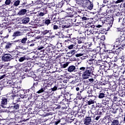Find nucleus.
I'll return each instance as SVG.
<instances>
[{
	"mask_svg": "<svg viewBox=\"0 0 125 125\" xmlns=\"http://www.w3.org/2000/svg\"><path fill=\"white\" fill-rule=\"evenodd\" d=\"M14 42L17 43L18 44V47H21V49H22L23 47L22 46V43L21 39H17L15 41H14Z\"/></svg>",
	"mask_w": 125,
	"mask_h": 125,
	"instance_id": "37998d69",
	"label": "nucleus"
},
{
	"mask_svg": "<svg viewBox=\"0 0 125 125\" xmlns=\"http://www.w3.org/2000/svg\"><path fill=\"white\" fill-rule=\"evenodd\" d=\"M114 48L112 50H109V52H108V57L110 59L113 58V57L114 56V55H116L115 53H114Z\"/></svg>",
	"mask_w": 125,
	"mask_h": 125,
	"instance_id": "e433bc0d",
	"label": "nucleus"
},
{
	"mask_svg": "<svg viewBox=\"0 0 125 125\" xmlns=\"http://www.w3.org/2000/svg\"><path fill=\"white\" fill-rule=\"evenodd\" d=\"M68 71L69 72H76V68L75 65H70L67 68Z\"/></svg>",
	"mask_w": 125,
	"mask_h": 125,
	"instance_id": "f704fd0d",
	"label": "nucleus"
},
{
	"mask_svg": "<svg viewBox=\"0 0 125 125\" xmlns=\"http://www.w3.org/2000/svg\"><path fill=\"white\" fill-rule=\"evenodd\" d=\"M107 66H109L110 69H115L118 68V65L116 64L115 62H108Z\"/></svg>",
	"mask_w": 125,
	"mask_h": 125,
	"instance_id": "412c9836",
	"label": "nucleus"
},
{
	"mask_svg": "<svg viewBox=\"0 0 125 125\" xmlns=\"http://www.w3.org/2000/svg\"><path fill=\"white\" fill-rule=\"evenodd\" d=\"M11 79L12 80H16L18 78V76H17V73L15 74V72H13L11 73Z\"/></svg>",
	"mask_w": 125,
	"mask_h": 125,
	"instance_id": "4d7b16f0",
	"label": "nucleus"
},
{
	"mask_svg": "<svg viewBox=\"0 0 125 125\" xmlns=\"http://www.w3.org/2000/svg\"><path fill=\"white\" fill-rule=\"evenodd\" d=\"M104 111V110L103 109L102 110L101 109H98L95 112V114L98 115V116H100L101 117V115H102L103 112Z\"/></svg>",
	"mask_w": 125,
	"mask_h": 125,
	"instance_id": "bf43d9fd",
	"label": "nucleus"
},
{
	"mask_svg": "<svg viewBox=\"0 0 125 125\" xmlns=\"http://www.w3.org/2000/svg\"><path fill=\"white\" fill-rule=\"evenodd\" d=\"M115 17H118L119 19V22H120L122 21L124 17H125V15L123 14L121 12H116L115 13Z\"/></svg>",
	"mask_w": 125,
	"mask_h": 125,
	"instance_id": "393cba45",
	"label": "nucleus"
},
{
	"mask_svg": "<svg viewBox=\"0 0 125 125\" xmlns=\"http://www.w3.org/2000/svg\"><path fill=\"white\" fill-rule=\"evenodd\" d=\"M84 34H87V36H90L93 34V32L90 28H87L85 30Z\"/></svg>",
	"mask_w": 125,
	"mask_h": 125,
	"instance_id": "79ce46f5",
	"label": "nucleus"
},
{
	"mask_svg": "<svg viewBox=\"0 0 125 125\" xmlns=\"http://www.w3.org/2000/svg\"><path fill=\"white\" fill-rule=\"evenodd\" d=\"M16 115L14 113L11 112L9 114V117L11 119H15Z\"/></svg>",
	"mask_w": 125,
	"mask_h": 125,
	"instance_id": "e2e57ef3",
	"label": "nucleus"
},
{
	"mask_svg": "<svg viewBox=\"0 0 125 125\" xmlns=\"http://www.w3.org/2000/svg\"><path fill=\"white\" fill-rule=\"evenodd\" d=\"M113 76H114V79H115V80L117 79V82L119 81L118 80V79L119 78L120 76V74L119 73H118V72H115V73H114V74H113Z\"/></svg>",
	"mask_w": 125,
	"mask_h": 125,
	"instance_id": "0e129e2a",
	"label": "nucleus"
},
{
	"mask_svg": "<svg viewBox=\"0 0 125 125\" xmlns=\"http://www.w3.org/2000/svg\"><path fill=\"white\" fill-rule=\"evenodd\" d=\"M52 19V17L51 18L49 17L46 18L43 20L44 23L45 24V25L46 26H48L50 24L52 23V22H51Z\"/></svg>",
	"mask_w": 125,
	"mask_h": 125,
	"instance_id": "a878e982",
	"label": "nucleus"
},
{
	"mask_svg": "<svg viewBox=\"0 0 125 125\" xmlns=\"http://www.w3.org/2000/svg\"><path fill=\"white\" fill-rule=\"evenodd\" d=\"M92 51L89 49L83 50L82 52L83 56L85 58H88L90 56V54L92 53Z\"/></svg>",
	"mask_w": 125,
	"mask_h": 125,
	"instance_id": "6ab92c4d",
	"label": "nucleus"
},
{
	"mask_svg": "<svg viewBox=\"0 0 125 125\" xmlns=\"http://www.w3.org/2000/svg\"><path fill=\"white\" fill-rule=\"evenodd\" d=\"M23 34L20 31H16L13 33V35H12V37L13 38V40H14L16 38L21 36Z\"/></svg>",
	"mask_w": 125,
	"mask_h": 125,
	"instance_id": "4be33fe9",
	"label": "nucleus"
},
{
	"mask_svg": "<svg viewBox=\"0 0 125 125\" xmlns=\"http://www.w3.org/2000/svg\"><path fill=\"white\" fill-rule=\"evenodd\" d=\"M86 27H88V29H90V28L94 29L95 28V25L91 22L87 23V24L86 25Z\"/></svg>",
	"mask_w": 125,
	"mask_h": 125,
	"instance_id": "603ef678",
	"label": "nucleus"
},
{
	"mask_svg": "<svg viewBox=\"0 0 125 125\" xmlns=\"http://www.w3.org/2000/svg\"><path fill=\"white\" fill-rule=\"evenodd\" d=\"M76 90L77 91H80V92H79L77 94L76 99L83 100L81 96V93L84 90V88H82V86H79V87H76Z\"/></svg>",
	"mask_w": 125,
	"mask_h": 125,
	"instance_id": "4468645a",
	"label": "nucleus"
},
{
	"mask_svg": "<svg viewBox=\"0 0 125 125\" xmlns=\"http://www.w3.org/2000/svg\"><path fill=\"white\" fill-rule=\"evenodd\" d=\"M83 100L75 99L74 102H75V104H76L77 105H81L83 104Z\"/></svg>",
	"mask_w": 125,
	"mask_h": 125,
	"instance_id": "a19ab883",
	"label": "nucleus"
},
{
	"mask_svg": "<svg viewBox=\"0 0 125 125\" xmlns=\"http://www.w3.org/2000/svg\"><path fill=\"white\" fill-rule=\"evenodd\" d=\"M29 17H25V18H23V19L22 20V22L23 23V24H26V23H28L29 21Z\"/></svg>",
	"mask_w": 125,
	"mask_h": 125,
	"instance_id": "8fccbe9b",
	"label": "nucleus"
},
{
	"mask_svg": "<svg viewBox=\"0 0 125 125\" xmlns=\"http://www.w3.org/2000/svg\"><path fill=\"white\" fill-rule=\"evenodd\" d=\"M27 12V10L26 9H21L18 13V16H23Z\"/></svg>",
	"mask_w": 125,
	"mask_h": 125,
	"instance_id": "58836bf2",
	"label": "nucleus"
},
{
	"mask_svg": "<svg viewBox=\"0 0 125 125\" xmlns=\"http://www.w3.org/2000/svg\"><path fill=\"white\" fill-rule=\"evenodd\" d=\"M20 97L22 99L26 98L32 96V92L30 91V89L27 90H21L19 91ZM29 96V97H28Z\"/></svg>",
	"mask_w": 125,
	"mask_h": 125,
	"instance_id": "0eeeda50",
	"label": "nucleus"
},
{
	"mask_svg": "<svg viewBox=\"0 0 125 125\" xmlns=\"http://www.w3.org/2000/svg\"><path fill=\"white\" fill-rule=\"evenodd\" d=\"M57 89L58 90H61V92H65V86L64 85H61V84H59V83H58L57 85Z\"/></svg>",
	"mask_w": 125,
	"mask_h": 125,
	"instance_id": "c85d7f7f",
	"label": "nucleus"
},
{
	"mask_svg": "<svg viewBox=\"0 0 125 125\" xmlns=\"http://www.w3.org/2000/svg\"><path fill=\"white\" fill-rule=\"evenodd\" d=\"M65 92H61V95H60V96H58V97H57V99L58 100H60L62 102L63 101V100L64 99V96H63V93Z\"/></svg>",
	"mask_w": 125,
	"mask_h": 125,
	"instance_id": "864d4df0",
	"label": "nucleus"
},
{
	"mask_svg": "<svg viewBox=\"0 0 125 125\" xmlns=\"http://www.w3.org/2000/svg\"><path fill=\"white\" fill-rule=\"evenodd\" d=\"M34 74V71H33V70H32V69H30V70H29V71L26 73V75L27 76V77H31L32 76H33Z\"/></svg>",
	"mask_w": 125,
	"mask_h": 125,
	"instance_id": "3c124183",
	"label": "nucleus"
},
{
	"mask_svg": "<svg viewBox=\"0 0 125 125\" xmlns=\"http://www.w3.org/2000/svg\"><path fill=\"white\" fill-rule=\"evenodd\" d=\"M5 83H7V86H10L12 88L14 87V83L12 81H6Z\"/></svg>",
	"mask_w": 125,
	"mask_h": 125,
	"instance_id": "6e6d98bb",
	"label": "nucleus"
},
{
	"mask_svg": "<svg viewBox=\"0 0 125 125\" xmlns=\"http://www.w3.org/2000/svg\"><path fill=\"white\" fill-rule=\"evenodd\" d=\"M101 116L97 115L96 114H94L93 118V123H96L97 124V122L100 120Z\"/></svg>",
	"mask_w": 125,
	"mask_h": 125,
	"instance_id": "7c9ffc66",
	"label": "nucleus"
},
{
	"mask_svg": "<svg viewBox=\"0 0 125 125\" xmlns=\"http://www.w3.org/2000/svg\"><path fill=\"white\" fill-rule=\"evenodd\" d=\"M62 108V110L66 109L67 108V107L66 106V104H62L60 102V109Z\"/></svg>",
	"mask_w": 125,
	"mask_h": 125,
	"instance_id": "13d9d810",
	"label": "nucleus"
},
{
	"mask_svg": "<svg viewBox=\"0 0 125 125\" xmlns=\"http://www.w3.org/2000/svg\"><path fill=\"white\" fill-rule=\"evenodd\" d=\"M22 45H24L27 43V41L29 40V37L25 36L22 39H20Z\"/></svg>",
	"mask_w": 125,
	"mask_h": 125,
	"instance_id": "2f4dec72",
	"label": "nucleus"
},
{
	"mask_svg": "<svg viewBox=\"0 0 125 125\" xmlns=\"http://www.w3.org/2000/svg\"><path fill=\"white\" fill-rule=\"evenodd\" d=\"M49 98V97L48 96V97L45 98V100H47V101H45L42 103V110H44L45 111L46 109H48L49 107V101L48 100V99Z\"/></svg>",
	"mask_w": 125,
	"mask_h": 125,
	"instance_id": "f3484780",
	"label": "nucleus"
},
{
	"mask_svg": "<svg viewBox=\"0 0 125 125\" xmlns=\"http://www.w3.org/2000/svg\"><path fill=\"white\" fill-rule=\"evenodd\" d=\"M106 81L108 82L109 83H116L118 82V80L116 79V78H114L113 74L112 75H109L108 74L107 75H106Z\"/></svg>",
	"mask_w": 125,
	"mask_h": 125,
	"instance_id": "2eb2a0df",
	"label": "nucleus"
},
{
	"mask_svg": "<svg viewBox=\"0 0 125 125\" xmlns=\"http://www.w3.org/2000/svg\"><path fill=\"white\" fill-rule=\"evenodd\" d=\"M19 58V61L20 62H23V61H24L25 60H26V58L25 56H23V57H21L20 58Z\"/></svg>",
	"mask_w": 125,
	"mask_h": 125,
	"instance_id": "69168bd1",
	"label": "nucleus"
},
{
	"mask_svg": "<svg viewBox=\"0 0 125 125\" xmlns=\"http://www.w3.org/2000/svg\"><path fill=\"white\" fill-rule=\"evenodd\" d=\"M110 98L108 97L105 98L102 100V104L106 105L107 104H108V102L110 101Z\"/></svg>",
	"mask_w": 125,
	"mask_h": 125,
	"instance_id": "c03bdc74",
	"label": "nucleus"
},
{
	"mask_svg": "<svg viewBox=\"0 0 125 125\" xmlns=\"http://www.w3.org/2000/svg\"><path fill=\"white\" fill-rule=\"evenodd\" d=\"M76 19L77 23H75V25L77 26H79L80 23H82V16L78 15V16L76 17Z\"/></svg>",
	"mask_w": 125,
	"mask_h": 125,
	"instance_id": "cd10ccee",
	"label": "nucleus"
},
{
	"mask_svg": "<svg viewBox=\"0 0 125 125\" xmlns=\"http://www.w3.org/2000/svg\"><path fill=\"white\" fill-rule=\"evenodd\" d=\"M118 81L120 82V83L123 84V85L125 84V78H123V76H120V78H118Z\"/></svg>",
	"mask_w": 125,
	"mask_h": 125,
	"instance_id": "a18cd8bd",
	"label": "nucleus"
},
{
	"mask_svg": "<svg viewBox=\"0 0 125 125\" xmlns=\"http://www.w3.org/2000/svg\"><path fill=\"white\" fill-rule=\"evenodd\" d=\"M114 47L117 48L116 49L114 48V53H115V55H119L125 48V38L120 36L117 38L114 44Z\"/></svg>",
	"mask_w": 125,
	"mask_h": 125,
	"instance_id": "f257e3e1",
	"label": "nucleus"
},
{
	"mask_svg": "<svg viewBox=\"0 0 125 125\" xmlns=\"http://www.w3.org/2000/svg\"><path fill=\"white\" fill-rule=\"evenodd\" d=\"M81 17H82V22L83 21L85 22L86 21L89 20V18H88V17H85L84 15H83V16H81Z\"/></svg>",
	"mask_w": 125,
	"mask_h": 125,
	"instance_id": "052dcab7",
	"label": "nucleus"
},
{
	"mask_svg": "<svg viewBox=\"0 0 125 125\" xmlns=\"http://www.w3.org/2000/svg\"><path fill=\"white\" fill-rule=\"evenodd\" d=\"M55 46L53 45H50L46 47L45 49L44 54H47L49 57H53L54 56L53 53H54L55 51Z\"/></svg>",
	"mask_w": 125,
	"mask_h": 125,
	"instance_id": "423d86ee",
	"label": "nucleus"
},
{
	"mask_svg": "<svg viewBox=\"0 0 125 125\" xmlns=\"http://www.w3.org/2000/svg\"><path fill=\"white\" fill-rule=\"evenodd\" d=\"M66 121L65 120V119H61L60 120H58V121H53V123L54 124V125H58V124L60 123L61 125H64L65 124H66Z\"/></svg>",
	"mask_w": 125,
	"mask_h": 125,
	"instance_id": "5701e85b",
	"label": "nucleus"
},
{
	"mask_svg": "<svg viewBox=\"0 0 125 125\" xmlns=\"http://www.w3.org/2000/svg\"><path fill=\"white\" fill-rule=\"evenodd\" d=\"M111 125H120L119 121L118 120H114L113 121Z\"/></svg>",
	"mask_w": 125,
	"mask_h": 125,
	"instance_id": "338daca9",
	"label": "nucleus"
},
{
	"mask_svg": "<svg viewBox=\"0 0 125 125\" xmlns=\"http://www.w3.org/2000/svg\"><path fill=\"white\" fill-rule=\"evenodd\" d=\"M37 9H40V10L38 11V18L42 19V20L44 19L45 18L44 17V16L48 14V10L47 7L42 6H37Z\"/></svg>",
	"mask_w": 125,
	"mask_h": 125,
	"instance_id": "20e7f679",
	"label": "nucleus"
},
{
	"mask_svg": "<svg viewBox=\"0 0 125 125\" xmlns=\"http://www.w3.org/2000/svg\"><path fill=\"white\" fill-rule=\"evenodd\" d=\"M36 108L40 109H42L43 108V103L42 102H39L36 105Z\"/></svg>",
	"mask_w": 125,
	"mask_h": 125,
	"instance_id": "09e8293b",
	"label": "nucleus"
},
{
	"mask_svg": "<svg viewBox=\"0 0 125 125\" xmlns=\"http://www.w3.org/2000/svg\"><path fill=\"white\" fill-rule=\"evenodd\" d=\"M79 111H80L79 107L78 106H75V105L74 104V110L73 111L74 115L76 116L79 113Z\"/></svg>",
	"mask_w": 125,
	"mask_h": 125,
	"instance_id": "49530a36",
	"label": "nucleus"
},
{
	"mask_svg": "<svg viewBox=\"0 0 125 125\" xmlns=\"http://www.w3.org/2000/svg\"><path fill=\"white\" fill-rule=\"evenodd\" d=\"M69 115H67V121L66 122H67L68 123H70L71 124V123H74V122L76 120V119H74V118H73V117H69Z\"/></svg>",
	"mask_w": 125,
	"mask_h": 125,
	"instance_id": "ea45409f",
	"label": "nucleus"
},
{
	"mask_svg": "<svg viewBox=\"0 0 125 125\" xmlns=\"http://www.w3.org/2000/svg\"><path fill=\"white\" fill-rule=\"evenodd\" d=\"M20 105L16 103H14L13 102L12 104H9V106L8 108L13 110L14 111H17L20 108Z\"/></svg>",
	"mask_w": 125,
	"mask_h": 125,
	"instance_id": "ddd939ff",
	"label": "nucleus"
},
{
	"mask_svg": "<svg viewBox=\"0 0 125 125\" xmlns=\"http://www.w3.org/2000/svg\"><path fill=\"white\" fill-rule=\"evenodd\" d=\"M114 22L113 17H108L107 18H104V19L100 20L99 22L103 23V24H106L108 29L112 27Z\"/></svg>",
	"mask_w": 125,
	"mask_h": 125,
	"instance_id": "39448f33",
	"label": "nucleus"
},
{
	"mask_svg": "<svg viewBox=\"0 0 125 125\" xmlns=\"http://www.w3.org/2000/svg\"><path fill=\"white\" fill-rule=\"evenodd\" d=\"M17 57L16 56H14L12 55H10V54H5L4 55L2 56L1 58V60L2 61L5 62H10L12 60L15 59Z\"/></svg>",
	"mask_w": 125,
	"mask_h": 125,
	"instance_id": "6e6552de",
	"label": "nucleus"
},
{
	"mask_svg": "<svg viewBox=\"0 0 125 125\" xmlns=\"http://www.w3.org/2000/svg\"><path fill=\"white\" fill-rule=\"evenodd\" d=\"M86 41V34L84 32L81 33V36L78 38V44L84 43Z\"/></svg>",
	"mask_w": 125,
	"mask_h": 125,
	"instance_id": "dca6fc26",
	"label": "nucleus"
},
{
	"mask_svg": "<svg viewBox=\"0 0 125 125\" xmlns=\"http://www.w3.org/2000/svg\"><path fill=\"white\" fill-rule=\"evenodd\" d=\"M38 80H34L33 82V86L31 87L30 91L31 90L36 92V93L41 94L46 89H47V86H45V87H43L41 88V89H38L37 87L38 85Z\"/></svg>",
	"mask_w": 125,
	"mask_h": 125,
	"instance_id": "7ed1b4c3",
	"label": "nucleus"
},
{
	"mask_svg": "<svg viewBox=\"0 0 125 125\" xmlns=\"http://www.w3.org/2000/svg\"><path fill=\"white\" fill-rule=\"evenodd\" d=\"M42 75L43 77L42 81H46L49 80V76L46 72H43V74H42Z\"/></svg>",
	"mask_w": 125,
	"mask_h": 125,
	"instance_id": "473e14b6",
	"label": "nucleus"
},
{
	"mask_svg": "<svg viewBox=\"0 0 125 125\" xmlns=\"http://www.w3.org/2000/svg\"><path fill=\"white\" fill-rule=\"evenodd\" d=\"M95 62H96V65L97 66H100V67L102 68L103 66H105V64H104V62H103V61L98 60V61H95Z\"/></svg>",
	"mask_w": 125,
	"mask_h": 125,
	"instance_id": "c9c22d12",
	"label": "nucleus"
},
{
	"mask_svg": "<svg viewBox=\"0 0 125 125\" xmlns=\"http://www.w3.org/2000/svg\"><path fill=\"white\" fill-rule=\"evenodd\" d=\"M69 63V62H61V67L62 68H65L68 66Z\"/></svg>",
	"mask_w": 125,
	"mask_h": 125,
	"instance_id": "4c0bfd02",
	"label": "nucleus"
},
{
	"mask_svg": "<svg viewBox=\"0 0 125 125\" xmlns=\"http://www.w3.org/2000/svg\"><path fill=\"white\" fill-rule=\"evenodd\" d=\"M104 51V52L106 51V48L105 49H103V47H101L100 46H97L95 48H94V49H93V50H91L92 53L93 54V55H95L98 54V53H99V54H102V51ZM95 52V54H93V53Z\"/></svg>",
	"mask_w": 125,
	"mask_h": 125,
	"instance_id": "1a4fd4ad",
	"label": "nucleus"
},
{
	"mask_svg": "<svg viewBox=\"0 0 125 125\" xmlns=\"http://www.w3.org/2000/svg\"><path fill=\"white\" fill-rule=\"evenodd\" d=\"M91 116H90L89 115L88 116L85 117L83 120V124L85 125H89L92 123Z\"/></svg>",
	"mask_w": 125,
	"mask_h": 125,
	"instance_id": "aec40b11",
	"label": "nucleus"
},
{
	"mask_svg": "<svg viewBox=\"0 0 125 125\" xmlns=\"http://www.w3.org/2000/svg\"><path fill=\"white\" fill-rule=\"evenodd\" d=\"M65 98H64V99H63L62 101L61 102L62 103V104H68V102L70 100V98H68L66 96H65Z\"/></svg>",
	"mask_w": 125,
	"mask_h": 125,
	"instance_id": "de8ad7c7",
	"label": "nucleus"
},
{
	"mask_svg": "<svg viewBox=\"0 0 125 125\" xmlns=\"http://www.w3.org/2000/svg\"><path fill=\"white\" fill-rule=\"evenodd\" d=\"M106 92V91H105V90H101V91L100 92L99 94L98 98L100 99H102L105 98L107 96Z\"/></svg>",
	"mask_w": 125,
	"mask_h": 125,
	"instance_id": "b1692460",
	"label": "nucleus"
},
{
	"mask_svg": "<svg viewBox=\"0 0 125 125\" xmlns=\"http://www.w3.org/2000/svg\"><path fill=\"white\" fill-rule=\"evenodd\" d=\"M34 42H35V40H28V41H27V44L28 46V47H31L34 46L35 45V43Z\"/></svg>",
	"mask_w": 125,
	"mask_h": 125,
	"instance_id": "bb28decb",
	"label": "nucleus"
},
{
	"mask_svg": "<svg viewBox=\"0 0 125 125\" xmlns=\"http://www.w3.org/2000/svg\"><path fill=\"white\" fill-rule=\"evenodd\" d=\"M90 1L89 0H82V3L86 5H88Z\"/></svg>",
	"mask_w": 125,
	"mask_h": 125,
	"instance_id": "680f3d73",
	"label": "nucleus"
},
{
	"mask_svg": "<svg viewBox=\"0 0 125 125\" xmlns=\"http://www.w3.org/2000/svg\"><path fill=\"white\" fill-rule=\"evenodd\" d=\"M92 45V42H84L83 45V47H84V48L86 49H89Z\"/></svg>",
	"mask_w": 125,
	"mask_h": 125,
	"instance_id": "c756f323",
	"label": "nucleus"
},
{
	"mask_svg": "<svg viewBox=\"0 0 125 125\" xmlns=\"http://www.w3.org/2000/svg\"><path fill=\"white\" fill-rule=\"evenodd\" d=\"M22 118H23V116L21 114L19 113L16 115L15 117V121L16 122V123H21L22 122H23L24 121H26L29 120V119H22Z\"/></svg>",
	"mask_w": 125,
	"mask_h": 125,
	"instance_id": "f8f14e48",
	"label": "nucleus"
},
{
	"mask_svg": "<svg viewBox=\"0 0 125 125\" xmlns=\"http://www.w3.org/2000/svg\"><path fill=\"white\" fill-rule=\"evenodd\" d=\"M13 44V42H7L5 45V48L6 49H8L11 47Z\"/></svg>",
	"mask_w": 125,
	"mask_h": 125,
	"instance_id": "5fc2aeb1",
	"label": "nucleus"
},
{
	"mask_svg": "<svg viewBox=\"0 0 125 125\" xmlns=\"http://www.w3.org/2000/svg\"><path fill=\"white\" fill-rule=\"evenodd\" d=\"M95 102V99H90L88 101H87V103L88 105H91L94 104Z\"/></svg>",
	"mask_w": 125,
	"mask_h": 125,
	"instance_id": "774afa93",
	"label": "nucleus"
},
{
	"mask_svg": "<svg viewBox=\"0 0 125 125\" xmlns=\"http://www.w3.org/2000/svg\"><path fill=\"white\" fill-rule=\"evenodd\" d=\"M9 96H5L2 97L0 102V105L2 107H5V105L7 104L8 101L9 100Z\"/></svg>",
	"mask_w": 125,
	"mask_h": 125,
	"instance_id": "9d476101",
	"label": "nucleus"
},
{
	"mask_svg": "<svg viewBox=\"0 0 125 125\" xmlns=\"http://www.w3.org/2000/svg\"><path fill=\"white\" fill-rule=\"evenodd\" d=\"M93 67L92 66H88L84 67V66H82L80 67L79 70L78 71V74L79 76H81L83 80H86L91 76V75L93 73Z\"/></svg>",
	"mask_w": 125,
	"mask_h": 125,
	"instance_id": "f03ea898",
	"label": "nucleus"
},
{
	"mask_svg": "<svg viewBox=\"0 0 125 125\" xmlns=\"http://www.w3.org/2000/svg\"><path fill=\"white\" fill-rule=\"evenodd\" d=\"M61 24L60 22H58L57 21H56L55 22H52V29L54 31H57L59 29H60L61 28Z\"/></svg>",
	"mask_w": 125,
	"mask_h": 125,
	"instance_id": "a211bd4d",
	"label": "nucleus"
},
{
	"mask_svg": "<svg viewBox=\"0 0 125 125\" xmlns=\"http://www.w3.org/2000/svg\"><path fill=\"white\" fill-rule=\"evenodd\" d=\"M23 64L25 65L26 66H25L24 69H23V71L25 72H26V73L29 71H30L31 69V68H30L29 65H28V63L27 62H25L23 63Z\"/></svg>",
	"mask_w": 125,
	"mask_h": 125,
	"instance_id": "72a5a7b5",
	"label": "nucleus"
},
{
	"mask_svg": "<svg viewBox=\"0 0 125 125\" xmlns=\"http://www.w3.org/2000/svg\"><path fill=\"white\" fill-rule=\"evenodd\" d=\"M35 50L36 51V52L37 53L40 54V55H42L44 54L45 52V48H44V45H39L36 49H35Z\"/></svg>",
	"mask_w": 125,
	"mask_h": 125,
	"instance_id": "9b49d317",
	"label": "nucleus"
}]
</instances>
